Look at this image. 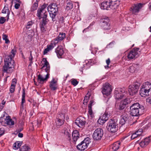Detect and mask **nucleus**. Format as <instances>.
Returning <instances> with one entry per match:
<instances>
[{"instance_id": "46", "label": "nucleus", "mask_w": 151, "mask_h": 151, "mask_svg": "<svg viewBox=\"0 0 151 151\" xmlns=\"http://www.w3.org/2000/svg\"><path fill=\"white\" fill-rule=\"evenodd\" d=\"M122 101L124 103H126V105H127L130 103L131 101L129 98H126Z\"/></svg>"}, {"instance_id": "2", "label": "nucleus", "mask_w": 151, "mask_h": 151, "mask_svg": "<svg viewBox=\"0 0 151 151\" xmlns=\"http://www.w3.org/2000/svg\"><path fill=\"white\" fill-rule=\"evenodd\" d=\"M144 108L142 105L138 103H136L132 104L130 106V112L133 116H138L141 115L144 112Z\"/></svg>"}, {"instance_id": "24", "label": "nucleus", "mask_w": 151, "mask_h": 151, "mask_svg": "<svg viewBox=\"0 0 151 151\" xmlns=\"http://www.w3.org/2000/svg\"><path fill=\"white\" fill-rule=\"evenodd\" d=\"M149 91L141 87L140 90V94L142 97H145L149 95Z\"/></svg>"}, {"instance_id": "61", "label": "nucleus", "mask_w": 151, "mask_h": 151, "mask_svg": "<svg viewBox=\"0 0 151 151\" xmlns=\"http://www.w3.org/2000/svg\"><path fill=\"white\" fill-rule=\"evenodd\" d=\"M88 101V100H86V99H84L83 100V104H86L87 103V102Z\"/></svg>"}, {"instance_id": "64", "label": "nucleus", "mask_w": 151, "mask_h": 151, "mask_svg": "<svg viewBox=\"0 0 151 151\" xmlns=\"http://www.w3.org/2000/svg\"><path fill=\"white\" fill-rule=\"evenodd\" d=\"M37 124H38L37 127H39L40 125V122H39L38 121H37L36 122Z\"/></svg>"}, {"instance_id": "18", "label": "nucleus", "mask_w": 151, "mask_h": 151, "mask_svg": "<svg viewBox=\"0 0 151 151\" xmlns=\"http://www.w3.org/2000/svg\"><path fill=\"white\" fill-rule=\"evenodd\" d=\"M65 33H60L58 36L53 40L55 44H57L62 40L65 37Z\"/></svg>"}, {"instance_id": "16", "label": "nucleus", "mask_w": 151, "mask_h": 151, "mask_svg": "<svg viewBox=\"0 0 151 151\" xmlns=\"http://www.w3.org/2000/svg\"><path fill=\"white\" fill-rule=\"evenodd\" d=\"M142 4L139 3L137 4H134L131 8L130 11L133 14H135L139 11V9L141 7Z\"/></svg>"}, {"instance_id": "39", "label": "nucleus", "mask_w": 151, "mask_h": 151, "mask_svg": "<svg viewBox=\"0 0 151 151\" xmlns=\"http://www.w3.org/2000/svg\"><path fill=\"white\" fill-rule=\"evenodd\" d=\"M41 23L40 25H42L43 26H45L47 22V18L43 17Z\"/></svg>"}, {"instance_id": "15", "label": "nucleus", "mask_w": 151, "mask_h": 151, "mask_svg": "<svg viewBox=\"0 0 151 151\" xmlns=\"http://www.w3.org/2000/svg\"><path fill=\"white\" fill-rule=\"evenodd\" d=\"M102 26L105 29L108 30L110 29V24H109V19L108 17H105L102 20Z\"/></svg>"}, {"instance_id": "37", "label": "nucleus", "mask_w": 151, "mask_h": 151, "mask_svg": "<svg viewBox=\"0 0 151 151\" xmlns=\"http://www.w3.org/2000/svg\"><path fill=\"white\" fill-rule=\"evenodd\" d=\"M147 139V138H145V139L144 140L142 141L139 144L140 146L142 147H144L145 146L147 143V142L145 141V140Z\"/></svg>"}, {"instance_id": "34", "label": "nucleus", "mask_w": 151, "mask_h": 151, "mask_svg": "<svg viewBox=\"0 0 151 151\" xmlns=\"http://www.w3.org/2000/svg\"><path fill=\"white\" fill-rule=\"evenodd\" d=\"M126 103H124L122 101L120 104L119 109L120 110H123L126 107Z\"/></svg>"}, {"instance_id": "35", "label": "nucleus", "mask_w": 151, "mask_h": 151, "mask_svg": "<svg viewBox=\"0 0 151 151\" xmlns=\"http://www.w3.org/2000/svg\"><path fill=\"white\" fill-rule=\"evenodd\" d=\"M122 116L123 118L124 119V121H125L126 123H128L129 119L128 116L126 114H124L122 115Z\"/></svg>"}, {"instance_id": "62", "label": "nucleus", "mask_w": 151, "mask_h": 151, "mask_svg": "<svg viewBox=\"0 0 151 151\" xmlns=\"http://www.w3.org/2000/svg\"><path fill=\"white\" fill-rule=\"evenodd\" d=\"M142 129H139L137 132H139L138 133V134H140V135H141L142 133Z\"/></svg>"}, {"instance_id": "63", "label": "nucleus", "mask_w": 151, "mask_h": 151, "mask_svg": "<svg viewBox=\"0 0 151 151\" xmlns=\"http://www.w3.org/2000/svg\"><path fill=\"white\" fill-rule=\"evenodd\" d=\"M3 120H5V119H4L3 117H1L0 118V122L2 124V122L3 121Z\"/></svg>"}, {"instance_id": "6", "label": "nucleus", "mask_w": 151, "mask_h": 151, "mask_svg": "<svg viewBox=\"0 0 151 151\" xmlns=\"http://www.w3.org/2000/svg\"><path fill=\"white\" fill-rule=\"evenodd\" d=\"M126 92L124 88L116 89L114 92V96L116 100L121 99L124 97Z\"/></svg>"}, {"instance_id": "3", "label": "nucleus", "mask_w": 151, "mask_h": 151, "mask_svg": "<svg viewBox=\"0 0 151 151\" xmlns=\"http://www.w3.org/2000/svg\"><path fill=\"white\" fill-rule=\"evenodd\" d=\"M44 63V65L41 69L45 70V71L47 73L46 76L44 78L42 75H39L38 76V81L40 83H42L44 81H46L47 79L49 78L50 75L48 73L49 72L50 66L49 63L48 62L46 58H44L43 59Z\"/></svg>"}, {"instance_id": "1", "label": "nucleus", "mask_w": 151, "mask_h": 151, "mask_svg": "<svg viewBox=\"0 0 151 151\" xmlns=\"http://www.w3.org/2000/svg\"><path fill=\"white\" fill-rule=\"evenodd\" d=\"M16 50L13 49L11 52V53L8 56H6L4 60V70L6 73H9L12 71L11 69L14 67V62L13 58L14 57L16 54Z\"/></svg>"}, {"instance_id": "58", "label": "nucleus", "mask_w": 151, "mask_h": 151, "mask_svg": "<svg viewBox=\"0 0 151 151\" xmlns=\"http://www.w3.org/2000/svg\"><path fill=\"white\" fill-rule=\"evenodd\" d=\"M6 101H4V100H3L2 101V103L1 105V106H3V107L4 106V105L5 104Z\"/></svg>"}, {"instance_id": "38", "label": "nucleus", "mask_w": 151, "mask_h": 151, "mask_svg": "<svg viewBox=\"0 0 151 151\" xmlns=\"http://www.w3.org/2000/svg\"><path fill=\"white\" fill-rule=\"evenodd\" d=\"M25 92L24 91V89H23V94L22 96V106L23 107V104L25 102Z\"/></svg>"}, {"instance_id": "29", "label": "nucleus", "mask_w": 151, "mask_h": 151, "mask_svg": "<svg viewBox=\"0 0 151 151\" xmlns=\"http://www.w3.org/2000/svg\"><path fill=\"white\" fill-rule=\"evenodd\" d=\"M73 7V4L71 2H68L66 6L65 9L68 11L72 9Z\"/></svg>"}, {"instance_id": "56", "label": "nucleus", "mask_w": 151, "mask_h": 151, "mask_svg": "<svg viewBox=\"0 0 151 151\" xmlns=\"http://www.w3.org/2000/svg\"><path fill=\"white\" fill-rule=\"evenodd\" d=\"M20 6V4L19 3H16L14 6V7L16 9H18Z\"/></svg>"}, {"instance_id": "26", "label": "nucleus", "mask_w": 151, "mask_h": 151, "mask_svg": "<svg viewBox=\"0 0 151 151\" xmlns=\"http://www.w3.org/2000/svg\"><path fill=\"white\" fill-rule=\"evenodd\" d=\"M56 81H55L54 78H53L50 82V87L51 89L55 90L56 89Z\"/></svg>"}, {"instance_id": "10", "label": "nucleus", "mask_w": 151, "mask_h": 151, "mask_svg": "<svg viewBox=\"0 0 151 151\" xmlns=\"http://www.w3.org/2000/svg\"><path fill=\"white\" fill-rule=\"evenodd\" d=\"M103 134L102 129L100 128H97L95 130L93 134V138L95 140H100L102 138Z\"/></svg>"}, {"instance_id": "40", "label": "nucleus", "mask_w": 151, "mask_h": 151, "mask_svg": "<svg viewBox=\"0 0 151 151\" xmlns=\"http://www.w3.org/2000/svg\"><path fill=\"white\" fill-rule=\"evenodd\" d=\"M69 131L68 130H66L64 132V134L67 136V138H70L71 137V134L70 132V131L69 132Z\"/></svg>"}, {"instance_id": "60", "label": "nucleus", "mask_w": 151, "mask_h": 151, "mask_svg": "<svg viewBox=\"0 0 151 151\" xmlns=\"http://www.w3.org/2000/svg\"><path fill=\"white\" fill-rule=\"evenodd\" d=\"M18 136L19 137L22 138L23 136V134L21 133H19L18 134Z\"/></svg>"}, {"instance_id": "51", "label": "nucleus", "mask_w": 151, "mask_h": 151, "mask_svg": "<svg viewBox=\"0 0 151 151\" xmlns=\"http://www.w3.org/2000/svg\"><path fill=\"white\" fill-rule=\"evenodd\" d=\"M126 122L125 121H124V119L123 118L122 116H121V120L120 122V124L123 125L124 124L126 123Z\"/></svg>"}, {"instance_id": "9", "label": "nucleus", "mask_w": 151, "mask_h": 151, "mask_svg": "<svg viewBox=\"0 0 151 151\" xmlns=\"http://www.w3.org/2000/svg\"><path fill=\"white\" fill-rule=\"evenodd\" d=\"M90 142V139L87 137L77 146V148L79 150H84L87 148Z\"/></svg>"}, {"instance_id": "59", "label": "nucleus", "mask_w": 151, "mask_h": 151, "mask_svg": "<svg viewBox=\"0 0 151 151\" xmlns=\"http://www.w3.org/2000/svg\"><path fill=\"white\" fill-rule=\"evenodd\" d=\"M93 102L92 101H91L90 102V103L89 104L88 106V108H92L91 106H92Z\"/></svg>"}, {"instance_id": "8", "label": "nucleus", "mask_w": 151, "mask_h": 151, "mask_svg": "<svg viewBox=\"0 0 151 151\" xmlns=\"http://www.w3.org/2000/svg\"><path fill=\"white\" fill-rule=\"evenodd\" d=\"M47 5L44 4L41 7V8L39 9L37 11V16L39 17V19H40L43 17L47 18V13L45 10Z\"/></svg>"}, {"instance_id": "23", "label": "nucleus", "mask_w": 151, "mask_h": 151, "mask_svg": "<svg viewBox=\"0 0 151 151\" xmlns=\"http://www.w3.org/2000/svg\"><path fill=\"white\" fill-rule=\"evenodd\" d=\"M79 134L77 130H75L73 131L72 134L73 140L74 142H76L78 139L79 138Z\"/></svg>"}, {"instance_id": "13", "label": "nucleus", "mask_w": 151, "mask_h": 151, "mask_svg": "<svg viewBox=\"0 0 151 151\" xmlns=\"http://www.w3.org/2000/svg\"><path fill=\"white\" fill-rule=\"evenodd\" d=\"M139 86L137 84H134L133 86H129L128 91L129 95L131 96H134L137 93Z\"/></svg>"}, {"instance_id": "27", "label": "nucleus", "mask_w": 151, "mask_h": 151, "mask_svg": "<svg viewBox=\"0 0 151 151\" xmlns=\"http://www.w3.org/2000/svg\"><path fill=\"white\" fill-rule=\"evenodd\" d=\"M22 141H17L13 145V149L15 150H17L22 145Z\"/></svg>"}, {"instance_id": "25", "label": "nucleus", "mask_w": 151, "mask_h": 151, "mask_svg": "<svg viewBox=\"0 0 151 151\" xmlns=\"http://www.w3.org/2000/svg\"><path fill=\"white\" fill-rule=\"evenodd\" d=\"M5 120L6 124L9 125H13L14 124V121L10 118L9 116H6V118L5 119Z\"/></svg>"}, {"instance_id": "44", "label": "nucleus", "mask_w": 151, "mask_h": 151, "mask_svg": "<svg viewBox=\"0 0 151 151\" xmlns=\"http://www.w3.org/2000/svg\"><path fill=\"white\" fill-rule=\"evenodd\" d=\"M114 42H110L109 43L108 45L106 47L107 48H110L112 47L114 45Z\"/></svg>"}, {"instance_id": "50", "label": "nucleus", "mask_w": 151, "mask_h": 151, "mask_svg": "<svg viewBox=\"0 0 151 151\" xmlns=\"http://www.w3.org/2000/svg\"><path fill=\"white\" fill-rule=\"evenodd\" d=\"M4 133V129L0 128V137Z\"/></svg>"}, {"instance_id": "20", "label": "nucleus", "mask_w": 151, "mask_h": 151, "mask_svg": "<svg viewBox=\"0 0 151 151\" xmlns=\"http://www.w3.org/2000/svg\"><path fill=\"white\" fill-rule=\"evenodd\" d=\"M57 55L58 57H60L64 53L63 50L61 46H58L55 50Z\"/></svg>"}, {"instance_id": "22", "label": "nucleus", "mask_w": 151, "mask_h": 151, "mask_svg": "<svg viewBox=\"0 0 151 151\" xmlns=\"http://www.w3.org/2000/svg\"><path fill=\"white\" fill-rule=\"evenodd\" d=\"M141 87L149 92L151 88V83L149 82H147L143 83Z\"/></svg>"}, {"instance_id": "42", "label": "nucleus", "mask_w": 151, "mask_h": 151, "mask_svg": "<svg viewBox=\"0 0 151 151\" xmlns=\"http://www.w3.org/2000/svg\"><path fill=\"white\" fill-rule=\"evenodd\" d=\"M108 115L107 114L105 113L104 114H103L102 116H101V118H102L104 119V120H105L106 121H107L108 119V117L107 116Z\"/></svg>"}, {"instance_id": "41", "label": "nucleus", "mask_w": 151, "mask_h": 151, "mask_svg": "<svg viewBox=\"0 0 151 151\" xmlns=\"http://www.w3.org/2000/svg\"><path fill=\"white\" fill-rule=\"evenodd\" d=\"M106 121L104 120L103 119L100 117L98 121V122L99 124H102L105 123Z\"/></svg>"}, {"instance_id": "32", "label": "nucleus", "mask_w": 151, "mask_h": 151, "mask_svg": "<svg viewBox=\"0 0 151 151\" xmlns=\"http://www.w3.org/2000/svg\"><path fill=\"white\" fill-rule=\"evenodd\" d=\"M139 132H136L132 134L131 137V139H134L140 135V134H138Z\"/></svg>"}, {"instance_id": "19", "label": "nucleus", "mask_w": 151, "mask_h": 151, "mask_svg": "<svg viewBox=\"0 0 151 151\" xmlns=\"http://www.w3.org/2000/svg\"><path fill=\"white\" fill-rule=\"evenodd\" d=\"M120 142L117 141L114 143L110 147V151H116L119 148Z\"/></svg>"}, {"instance_id": "53", "label": "nucleus", "mask_w": 151, "mask_h": 151, "mask_svg": "<svg viewBox=\"0 0 151 151\" xmlns=\"http://www.w3.org/2000/svg\"><path fill=\"white\" fill-rule=\"evenodd\" d=\"M16 83H17V80L15 78H14L12 80V83H11V85L16 86Z\"/></svg>"}, {"instance_id": "7", "label": "nucleus", "mask_w": 151, "mask_h": 151, "mask_svg": "<svg viewBox=\"0 0 151 151\" xmlns=\"http://www.w3.org/2000/svg\"><path fill=\"white\" fill-rule=\"evenodd\" d=\"M138 48H135L129 52L127 55V58L129 60L137 58L140 54V51Z\"/></svg>"}, {"instance_id": "54", "label": "nucleus", "mask_w": 151, "mask_h": 151, "mask_svg": "<svg viewBox=\"0 0 151 151\" xmlns=\"http://www.w3.org/2000/svg\"><path fill=\"white\" fill-rule=\"evenodd\" d=\"M146 102L149 104H151V96L146 99Z\"/></svg>"}, {"instance_id": "17", "label": "nucleus", "mask_w": 151, "mask_h": 151, "mask_svg": "<svg viewBox=\"0 0 151 151\" xmlns=\"http://www.w3.org/2000/svg\"><path fill=\"white\" fill-rule=\"evenodd\" d=\"M111 2L110 1H106L101 3V8L104 10H109L110 9Z\"/></svg>"}, {"instance_id": "47", "label": "nucleus", "mask_w": 151, "mask_h": 151, "mask_svg": "<svg viewBox=\"0 0 151 151\" xmlns=\"http://www.w3.org/2000/svg\"><path fill=\"white\" fill-rule=\"evenodd\" d=\"M15 86L11 85L10 91L11 93H13L15 90Z\"/></svg>"}, {"instance_id": "12", "label": "nucleus", "mask_w": 151, "mask_h": 151, "mask_svg": "<svg viewBox=\"0 0 151 151\" xmlns=\"http://www.w3.org/2000/svg\"><path fill=\"white\" fill-rule=\"evenodd\" d=\"M112 91L111 86L108 83H106L104 84L102 90V92L103 95L106 96L109 95Z\"/></svg>"}, {"instance_id": "49", "label": "nucleus", "mask_w": 151, "mask_h": 151, "mask_svg": "<svg viewBox=\"0 0 151 151\" xmlns=\"http://www.w3.org/2000/svg\"><path fill=\"white\" fill-rule=\"evenodd\" d=\"M6 19L3 17H1L0 19V23L2 24H3L5 21Z\"/></svg>"}, {"instance_id": "14", "label": "nucleus", "mask_w": 151, "mask_h": 151, "mask_svg": "<svg viewBox=\"0 0 151 151\" xmlns=\"http://www.w3.org/2000/svg\"><path fill=\"white\" fill-rule=\"evenodd\" d=\"M86 123L85 119L82 117L78 118L75 120V124L81 128L84 127Z\"/></svg>"}, {"instance_id": "45", "label": "nucleus", "mask_w": 151, "mask_h": 151, "mask_svg": "<svg viewBox=\"0 0 151 151\" xmlns=\"http://www.w3.org/2000/svg\"><path fill=\"white\" fill-rule=\"evenodd\" d=\"M71 83L73 85L75 86L78 84V82L75 79H73L71 81Z\"/></svg>"}, {"instance_id": "52", "label": "nucleus", "mask_w": 151, "mask_h": 151, "mask_svg": "<svg viewBox=\"0 0 151 151\" xmlns=\"http://www.w3.org/2000/svg\"><path fill=\"white\" fill-rule=\"evenodd\" d=\"M32 22H29L27 24V26H26V28L27 29H29L30 26H32Z\"/></svg>"}, {"instance_id": "21", "label": "nucleus", "mask_w": 151, "mask_h": 151, "mask_svg": "<svg viewBox=\"0 0 151 151\" xmlns=\"http://www.w3.org/2000/svg\"><path fill=\"white\" fill-rule=\"evenodd\" d=\"M139 67L138 64H133L129 67V71L131 73H133L139 68Z\"/></svg>"}, {"instance_id": "4", "label": "nucleus", "mask_w": 151, "mask_h": 151, "mask_svg": "<svg viewBox=\"0 0 151 151\" xmlns=\"http://www.w3.org/2000/svg\"><path fill=\"white\" fill-rule=\"evenodd\" d=\"M47 9L49 12L50 16L52 21H54L55 17L58 11V5L55 3L51 4L48 6Z\"/></svg>"}, {"instance_id": "43", "label": "nucleus", "mask_w": 151, "mask_h": 151, "mask_svg": "<svg viewBox=\"0 0 151 151\" xmlns=\"http://www.w3.org/2000/svg\"><path fill=\"white\" fill-rule=\"evenodd\" d=\"M88 113L89 115H90L92 117H93L94 116L92 109V108H88Z\"/></svg>"}, {"instance_id": "30", "label": "nucleus", "mask_w": 151, "mask_h": 151, "mask_svg": "<svg viewBox=\"0 0 151 151\" xmlns=\"http://www.w3.org/2000/svg\"><path fill=\"white\" fill-rule=\"evenodd\" d=\"M30 148L29 147L25 145H24L22 146L21 149H20V151H29Z\"/></svg>"}, {"instance_id": "33", "label": "nucleus", "mask_w": 151, "mask_h": 151, "mask_svg": "<svg viewBox=\"0 0 151 151\" xmlns=\"http://www.w3.org/2000/svg\"><path fill=\"white\" fill-rule=\"evenodd\" d=\"M56 44H55L54 43V41L53 40L51 44L47 46V47L48 48V49L50 50H51L54 47Z\"/></svg>"}, {"instance_id": "36", "label": "nucleus", "mask_w": 151, "mask_h": 151, "mask_svg": "<svg viewBox=\"0 0 151 151\" xmlns=\"http://www.w3.org/2000/svg\"><path fill=\"white\" fill-rule=\"evenodd\" d=\"M8 36L5 34H3V39L5 40L6 43L7 44L9 43L10 41L7 38Z\"/></svg>"}, {"instance_id": "57", "label": "nucleus", "mask_w": 151, "mask_h": 151, "mask_svg": "<svg viewBox=\"0 0 151 151\" xmlns=\"http://www.w3.org/2000/svg\"><path fill=\"white\" fill-rule=\"evenodd\" d=\"M106 62L107 64V65H109L110 63V60L109 58H108V59L106 60Z\"/></svg>"}, {"instance_id": "31", "label": "nucleus", "mask_w": 151, "mask_h": 151, "mask_svg": "<svg viewBox=\"0 0 151 151\" xmlns=\"http://www.w3.org/2000/svg\"><path fill=\"white\" fill-rule=\"evenodd\" d=\"M38 7V2L37 1L35 2L31 8V10L32 11H34Z\"/></svg>"}, {"instance_id": "48", "label": "nucleus", "mask_w": 151, "mask_h": 151, "mask_svg": "<svg viewBox=\"0 0 151 151\" xmlns=\"http://www.w3.org/2000/svg\"><path fill=\"white\" fill-rule=\"evenodd\" d=\"M40 26L41 31L42 32H45L46 31V30L45 29V26H43L42 25H40Z\"/></svg>"}, {"instance_id": "11", "label": "nucleus", "mask_w": 151, "mask_h": 151, "mask_svg": "<svg viewBox=\"0 0 151 151\" xmlns=\"http://www.w3.org/2000/svg\"><path fill=\"white\" fill-rule=\"evenodd\" d=\"M65 114L64 113H61L58 114L55 120V123L57 126H60L64 123Z\"/></svg>"}, {"instance_id": "55", "label": "nucleus", "mask_w": 151, "mask_h": 151, "mask_svg": "<svg viewBox=\"0 0 151 151\" xmlns=\"http://www.w3.org/2000/svg\"><path fill=\"white\" fill-rule=\"evenodd\" d=\"M49 51H50V50L48 49V48H47H47H46V49H45V50H44V51H43V54H44V55H45V54H46Z\"/></svg>"}, {"instance_id": "5", "label": "nucleus", "mask_w": 151, "mask_h": 151, "mask_svg": "<svg viewBox=\"0 0 151 151\" xmlns=\"http://www.w3.org/2000/svg\"><path fill=\"white\" fill-rule=\"evenodd\" d=\"M106 127L107 130L109 132L113 133H115L118 129V124L116 122L111 119L108 123Z\"/></svg>"}, {"instance_id": "28", "label": "nucleus", "mask_w": 151, "mask_h": 151, "mask_svg": "<svg viewBox=\"0 0 151 151\" xmlns=\"http://www.w3.org/2000/svg\"><path fill=\"white\" fill-rule=\"evenodd\" d=\"M9 9L7 6H5L2 11V13L3 14H7V20L9 19Z\"/></svg>"}]
</instances>
